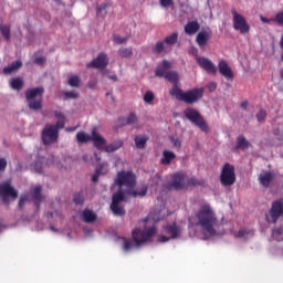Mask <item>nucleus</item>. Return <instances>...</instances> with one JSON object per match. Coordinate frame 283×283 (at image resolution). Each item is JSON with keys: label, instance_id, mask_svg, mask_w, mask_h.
I'll return each instance as SVG.
<instances>
[{"label": "nucleus", "instance_id": "nucleus-56", "mask_svg": "<svg viewBox=\"0 0 283 283\" xmlns=\"http://www.w3.org/2000/svg\"><path fill=\"white\" fill-rule=\"evenodd\" d=\"M46 165H55L54 156H51V157L48 159Z\"/></svg>", "mask_w": 283, "mask_h": 283}, {"label": "nucleus", "instance_id": "nucleus-22", "mask_svg": "<svg viewBox=\"0 0 283 283\" xmlns=\"http://www.w3.org/2000/svg\"><path fill=\"white\" fill-rule=\"evenodd\" d=\"M273 180V174L271 171H262L259 175V182L262 187H269Z\"/></svg>", "mask_w": 283, "mask_h": 283}, {"label": "nucleus", "instance_id": "nucleus-7", "mask_svg": "<svg viewBox=\"0 0 283 283\" xmlns=\"http://www.w3.org/2000/svg\"><path fill=\"white\" fill-rule=\"evenodd\" d=\"M0 196L4 205H10V200H17L19 198V191L12 187L11 179L0 184Z\"/></svg>", "mask_w": 283, "mask_h": 283}, {"label": "nucleus", "instance_id": "nucleus-12", "mask_svg": "<svg viewBox=\"0 0 283 283\" xmlns=\"http://www.w3.org/2000/svg\"><path fill=\"white\" fill-rule=\"evenodd\" d=\"M283 217V201H274L272 203V208L270 209V212L265 214L266 222H272V224H275L277 222L279 218Z\"/></svg>", "mask_w": 283, "mask_h": 283}, {"label": "nucleus", "instance_id": "nucleus-49", "mask_svg": "<svg viewBox=\"0 0 283 283\" xmlns=\"http://www.w3.org/2000/svg\"><path fill=\"white\" fill-rule=\"evenodd\" d=\"M7 167H8V160L6 158H0V174H3Z\"/></svg>", "mask_w": 283, "mask_h": 283}, {"label": "nucleus", "instance_id": "nucleus-50", "mask_svg": "<svg viewBox=\"0 0 283 283\" xmlns=\"http://www.w3.org/2000/svg\"><path fill=\"white\" fill-rule=\"evenodd\" d=\"M161 8H169L170 6H174V0H160Z\"/></svg>", "mask_w": 283, "mask_h": 283}, {"label": "nucleus", "instance_id": "nucleus-37", "mask_svg": "<svg viewBox=\"0 0 283 283\" xmlns=\"http://www.w3.org/2000/svg\"><path fill=\"white\" fill-rule=\"evenodd\" d=\"M118 54L122 59H129L134 54L130 48H122L118 50Z\"/></svg>", "mask_w": 283, "mask_h": 283}, {"label": "nucleus", "instance_id": "nucleus-39", "mask_svg": "<svg viewBox=\"0 0 283 283\" xmlns=\"http://www.w3.org/2000/svg\"><path fill=\"white\" fill-rule=\"evenodd\" d=\"M124 120V125H136L138 123V117H136L135 114H130Z\"/></svg>", "mask_w": 283, "mask_h": 283}, {"label": "nucleus", "instance_id": "nucleus-26", "mask_svg": "<svg viewBox=\"0 0 283 283\" xmlns=\"http://www.w3.org/2000/svg\"><path fill=\"white\" fill-rule=\"evenodd\" d=\"M135 145L137 149H145L147 145V140H149V136L147 135H136L135 138Z\"/></svg>", "mask_w": 283, "mask_h": 283}, {"label": "nucleus", "instance_id": "nucleus-9", "mask_svg": "<svg viewBox=\"0 0 283 283\" xmlns=\"http://www.w3.org/2000/svg\"><path fill=\"white\" fill-rule=\"evenodd\" d=\"M59 128L54 124H48L42 130V143L43 145H54L59 142Z\"/></svg>", "mask_w": 283, "mask_h": 283}, {"label": "nucleus", "instance_id": "nucleus-16", "mask_svg": "<svg viewBox=\"0 0 283 283\" xmlns=\"http://www.w3.org/2000/svg\"><path fill=\"white\" fill-rule=\"evenodd\" d=\"M109 63V57L105 53H101L97 55L95 60H93L91 63L86 65V67H96L97 70H103L107 67V64Z\"/></svg>", "mask_w": 283, "mask_h": 283}, {"label": "nucleus", "instance_id": "nucleus-48", "mask_svg": "<svg viewBox=\"0 0 283 283\" xmlns=\"http://www.w3.org/2000/svg\"><path fill=\"white\" fill-rule=\"evenodd\" d=\"M272 21L277 23V25H282L283 27V12L276 13V15L274 17V19Z\"/></svg>", "mask_w": 283, "mask_h": 283}, {"label": "nucleus", "instance_id": "nucleus-61", "mask_svg": "<svg viewBox=\"0 0 283 283\" xmlns=\"http://www.w3.org/2000/svg\"><path fill=\"white\" fill-rule=\"evenodd\" d=\"M50 229L54 232V233H56V229L54 228V227H50Z\"/></svg>", "mask_w": 283, "mask_h": 283}, {"label": "nucleus", "instance_id": "nucleus-18", "mask_svg": "<svg viewBox=\"0 0 283 283\" xmlns=\"http://www.w3.org/2000/svg\"><path fill=\"white\" fill-rule=\"evenodd\" d=\"M172 64L171 62L164 60L161 64H159L155 71V76H158L159 78H165L167 74H169L168 70H171Z\"/></svg>", "mask_w": 283, "mask_h": 283}, {"label": "nucleus", "instance_id": "nucleus-3", "mask_svg": "<svg viewBox=\"0 0 283 283\" xmlns=\"http://www.w3.org/2000/svg\"><path fill=\"white\" fill-rule=\"evenodd\" d=\"M154 235H156V227L151 226L149 219H146L142 222L140 228L133 230V242L125 238L119 239V242L123 244V251L129 253L135 247L138 249L150 242Z\"/></svg>", "mask_w": 283, "mask_h": 283}, {"label": "nucleus", "instance_id": "nucleus-23", "mask_svg": "<svg viewBox=\"0 0 283 283\" xmlns=\"http://www.w3.org/2000/svg\"><path fill=\"white\" fill-rule=\"evenodd\" d=\"M123 145H125V142L122 139H117L114 140L111 144H106V147L104 148V151H106V154H114V151H118V149H120V147H123Z\"/></svg>", "mask_w": 283, "mask_h": 283}, {"label": "nucleus", "instance_id": "nucleus-54", "mask_svg": "<svg viewBox=\"0 0 283 283\" xmlns=\"http://www.w3.org/2000/svg\"><path fill=\"white\" fill-rule=\"evenodd\" d=\"M28 202V197H21L19 200V207H23Z\"/></svg>", "mask_w": 283, "mask_h": 283}, {"label": "nucleus", "instance_id": "nucleus-52", "mask_svg": "<svg viewBox=\"0 0 283 283\" xmlns=\"http://www.w3.org/2000/svg\"><path fill=\"white\" fill-rule=\"evenodd\" d=\"M74 202L75 205H83V197L81 195H75Z\"/></svg>", "mask_w": 283, "mask_h": 283}, {"label": "nucleus", "instance_id": "nucleus-8", "mask_svg": "<svg viewBox=\"0 0 283 283\" xmlns=\"http://www.w3.org/2000/svg\"><path fill=\"white\" fill-rule=\"evenodd\" d=\"M184 114L186 118L190 120L192 125H196V127H198L201 132H209V125H207V122L198 111L195 108H187Z\"/></svg>", "mask_w": 283, "mask_h": 283}, {"label": "nucleus", "instance_id": "nucleus-29", "mask_svg": "<svg viewBox=\"0 0 283 283\" xmlns=\"http://www.w3.org/2000/svg\"><path fill=\"white\" fill-rule=\"evenodd\" d=\"M82 219L84 222L92 223L94 222V220H96V213H94V211L92 210L86 209L82 212Z\"/></svg>", "mask_w": 283, "mask_h": 283}, {"label": "nucleus", "instance_id": "nucleus-62", "mask_svg": "<svg viewBox=\"0 0 283 283\" xmlns=\"http://www.w3.org/2000/svg\"><path fill=\"white\" fill-rule=\"evenodd\" d=\"M211 88H212V90H216V84H211Z\"/></svg>", "mask_w": 283, "mask_h": 283}, {"label": "nucleus", "instance_id": "nucleus-57", "mask_svg": "<svg viewBox=\"0 0 283 283\" xmlns=\"http://www.w3.org/2000/svg\"><path fill=\"white\" fill-rule=\"evenodd\" d=\"M260 19H261L262 23H270L271 22L270 19H268L265 17H262V15L260 17Z\"/></svg>", "mask_w": 283, "mask_h": 283}, {"label": "nucleus", "instance_id": "nucleus-17", "mask_svg": "<svg viewBox=\"0 0 283 283\" xmlns=\"http://www.w3.org/2000/svg\"><path fill=\"white\" fill-rule=\"evenodd\" d=\"M197 63L202 67V70L207 71L208 74H216V72H218L216 64L205 56H197Z\"/></svg>", "mask_w": 283, "mask_h": 283}, {"label": "nucleus", "instance_id": "nucleus-46", "mask_svg": "<svg viewBox=\"0 0 283 283\" xmlns=\"http://www.w3.org/2000/svg\"><path fill=\"white\" fill-rule=\"evenodd\" d=\"M265 119H266V112L265 111H259L256 113L258 123H264Z\"/></svg>", "mask_w": 283, "mask_h": 283}, {"label": "nucleus", "instance_id": "nucleus-35", "mask_svg": "<svg viewBox=\"0 0 283 283\" xmlns=\"http://www.w3.org/2000/svg\"><path fill=\"white\" fill-rule=\"evenodd\" d=\"M67 83L70 87H81V77H78V75H71Z\"/></svg>", "mask_w": 283, "mask_h": 283}, {"label": "nucleus", "instance_id": "nucleus-53", "mask_svg": "<svg viewBox=\"0 0 283 283\" xmlns=\"http://www.w3.org/2000/svg\"><path fill=\"white\" fill-rule=\"evenodd\" d=\"M34 63H36L38 65H43L45 63V57L43 56L35 57Z\"/></svg>", "mask_w": 283, "mask_h": 283}, {"label": "nucleus", "instance_id": "nucleus-6", "mask_svg": "<svg viewBox=\"0 0 283 283\" xmlns=\"http://www.w3.org/2000/svg\"><path fill=\"white\" fill-rule=\"evenodd\" d=\"M232 14V27L235 32H240L241 34H249L251 32V25L247 21V18L244 15L238 13L235 9L231 10Z\"/></svg>", "mask_w": 283, "mask_h": 283}, {"label": "nucleus", "instance_id": "nucleus-30", "mask_svg": "<svg viewBox=\"0 0 283 283\" xmlns=\"http://www.w3.org/2000/svg\"><path fill=\"white\" fill-rule=\"evenodd\" d=\"M9 85L11 90H15L17 92H19V90L23 88V80L20 77H14L10 80Z\"/></svg>", "mask_w": 283, "mask_h": 283}, {"label": "nucleus", "instance_id": "nucleus-2", "mask_svg": "<svg viewBox=\"0 0 283 283\" xmlns=\"http://www.w3.org/2000/svg\"><path fill=\"white\" fill-rule=\"evenodd\" d=\"M197 227H200V232L196 233L199 240H211L218 235V218L211 206H202L197 213Z\"/></svg>", "mask_w": 283, "mask_h": 283}, {"label": "nucleus", "instance_id": "nucleus-28", "mask_svg": "<svg viewBox=\"0 0 283 283\" xmlns=\"http://www.w3.org/2000/svg\"><path fill=\"white\" fill-rule=\"evenodd\" d=\"M54 116L57 118V122L53 125L60 129H63V127H65V115L62 112L55 111Z\"/></svg>", "mask_w": 283, "mask_h": 283}, {"label": "nucleus", "instance_id": "nucleus-24", "mask_svg": "<svg viewBox=\"0 0 283 283\" xmlns=\"http://www.w3.org/2000/svg\"><path fill=\"white\" fill-rule=\"evenodd\" d=\"M170 48H168L167 43L164 41H159L155 44V48L153 49L154 54H167L169 52Z\"/></svg>", "mask_w": 283, "mask_h": 283}, {"label": "nucleus", "instance_id": "nucleus-31", "mask_svg": "<svg viewBox=\"0 0 283 283\" xmlns=\"http://www.w3.org/2000/svg\"><path fill=\"white\" fill-rule=\"evenodd\" d=\"M21 65H22L21 61H15V62L11 63L10 65L6 66L3 69V73L12 74V72H17V70H19V67H21Z\"/></svg>", "mask_w": 283, "mask_h": 283}, {"label": "nucleus", "instance_id": "nucleus-36", "mask_svg": "<svg viewBox=\"0 0 283 283\" xmlns=\"http://www.w3.org/2000/svg\"><path fill=\"white\" fill-rule=\"evenodd\" d=\"M249 140H247V138H244L243 136L238 137L237 140V147L238 149H249Z\"/></svg>", "mask_w": 283, "mask_h": 283}, {"label": "nucleus", "instance_id": "nucleus-33", "mask_svg": "<svg viewBox=\"0 0 283 283\" xmlns=\"http://www.w3.org/2000/svg\"><path fill=\"white\" fill-rule=\"evenodd\" d=\"M164 78H166V81H169L170 83H177L180 80V76L176 71H168Z\"/></svg>", "mask_w": 283, "mask_h": 283}, {"label": "nucleus", "instance_id": "nucleus-4", "mask_svg": "<svg viewBox=\"0 0 283 283\" xmlns=\"http://www.w3.org/2000/svg\"><path fill=\"white\" fill-rule=\"evenodd\" d=\"M202 94H205V91L202 88H193V90L184 92L177 86H174L170 90L171 96H175L177 101H182V103H186L187 105H193V103H198V101L201 99Z\"/></svg>", "mask_w": 283, "mask_h": 283}, {"label": "nucleus", "instance_id": "nucleus-27", "mask_svg": "<svg viewBox=\"0 0 283 283\" xmlns=\"http://www.w3.org/2000/svg\"><path fill=\"white\" fill-rule=\"evenodd\" d=\"M174 158H176V154L171 150H164L163 158H161V165H169Z\"/></svg>", "mask_w": 283, "mask_h": 283}, {"label": "nucleus", "instance_id": "nucleus-1", "mask_svg": "<svg viewBox=\"0 0 283 283\" xmlns=\"http://www.w3.org/2000/svg\"><path fill=\"white\" fill-rule=\"evenodd\" d=\"M115 185H117L119 191L113 195L111 210L114 216H125V209L120 207V202L126 198H137V196L143 197L147 195V187L145 186L139 192L134 190V187H136V175L132 171L122 170L117 172Z\"/></svg>", "mask_w": 283, "mask_h": 283}, {"label": "nucleus", "instance_id": "nucleus-55", "mask_svg": "<svg viewBox=\"0 0 283 283\" xmlns=\"http://www.w3.org/2000/svg\"><path fill=\"white\" fill-rule=\"evenodd\" d=\"M104 76L107 75V73H103ZM107 78H109L111 81H118V77L116 76V74H112V75H107Z\"/></svg>", "mask_w": 283, "mask_h": 283}, {"label": "nucleus", "instance_id": "nucleus-5", "mask_svg": "<svg viewBox=\"0 0 283 283\" xmlns=\"http://www.w3.org/2000/svg\"><path fill=\"white\" fill-rule=\"evenodd\" d=\"M43 87L29 88L25 92L27 103L30 109L39 112L43 107Z\"/></svg>", "mask_w": 283, "mask_h": 283}, {"label": "nucleus", "instance_id": "nucleus-25", "mask_svg": "<svg viewBox=\"0 0 283 283\" xmlns=\"http://www.w3.org/2000/svg\"><path fill=\"white\" fill-rule=\"evenodd\" d=\"M76 142L80 144V145H85L87 143H91L92 140V133L91 135L81 130L76 134Z\"/></svg>", "mask_w": 283, "mask_h": 283}, {"label": "nucleus", "instance_id": "nucleus-15", "mask_svg": "<svg viewBox=\"0 0 283 283\" xmlns=\"http://www.w3.org/2000/svg\"><path fill=\"white\" fill-rule=\"evenodd\" d=\"M91 140H92L94 147H96V149H98L99 151L105 150V147L107 146V139H105V137L99 135V133H98V130H96V128L92 129V139Z\"/></svg>", "mask_w": 283, "mask_h": 283}, {"label": "nucleus", "instance_id": "nucleus-47", "mask_svg": "<svg viewBox=\"0 0 283 283\" xmlns=\"http://www.w3.org/2000/svg\"><path fill=\"white\" fill-rule=\"evenodd\" d=\"M127 39L128 38H120V35L115 34V36H113V42L118 43L120 45L123 43H127Z\"/></svg>", "mask_w": 283, "mask_h": 283}, {"label": "nucleus", "instance_id": "nucleus-38", "mask_svg": "<svg viewBox=\"0 0 283 283\" xmlns=\"http://www.w3.org/2000/svg\"><path fill=\"white\" fill-rule=\"evenodd\" d=\"M41 191H42L41 186H35V188L33 189V200L36 205L41 202V198H42Z\"/></svg>", "mask_w": 283, "mask_h": 283}, {"label": "nucleus", "instance_id": "nucleus-44", "mask_svg": "<svg viewBox=\"0 0 283 283\" xmlns=\"http://www.w3.org/2000/svg\"><path fill=\"white\" fill-rule=\"evenodd\" d=\"M253 235L252 231L249 230H240L238 232V238H244L247 240V238H251Z\"/></svg>", "mask_w": 283, "mask_h": 283}, {"label": "nucleus", "instance_id": "nucleus-13", "mask_svg": "<svg viewBox=\"0 0 283 283\" xmlns=\"http://www.w3.org/2000/svg\"><path fill=\"white\" fill-rule=\"evenodd\" d=\"M188 185H196V182H193V180L191 179L189 180V178H187V175L177 172L172 176V189H185V187H188Z\"/></svg>", "mask_w": 283, "mask_h": 283}, {"label": "nucleus", "instance_id": "nucleus-10", "mask_svg": "<svg viewBox=\"0 0 283 283\" xmlns=\"http://www.w3.org/2000/svg\"><path fill=\"white\" fill-rule=\"evenodd\" d=\"M223 187H231L235 182V168L231 164H226L220 176Z\"/></svg>", "mask_w": 283, "mask_h": 283}, {"label": "nucleus", "instance_id": "nucleus-64", "mask_svg": "<svg viewBox=\"0 0 283 283\" xmlns=\"http://www.w3.org/2000/svg\"><path fill=\"white\" fill-rule=\"evenodd\" d=\"M153 220H156V218H153Z\"/></svg>", "mask_w": 283, "mask_h": 283}, {"label": "nucleus", "instance_id": "nucleus-34", "mask_svg": "<svg viewBox=\"0 0 283 283\" xmlns=\"http://www.w3.org/2000/svg\"><path fill=\"white\" fill-rule=\"evenodd\" d=\"M164 43H166L168 48H171V45H176V43H178V33H172L166 36Z\"/></svg>", "mask_w": 283, "mask_h": 283}, {"label": "nucleus", "instance_id": "nucleus-21", "mask_svg": "<svg viewBox=\"0 0 283 283\" xmlns=\"http://www.w3.org/2000/svg\"><path fill=\"white\" fill-rule=\"evenodd\" d=\"M200 30V23L198 21H189L185 25V32L188 34V36H193V34H197Z\"/></svg>", "mask_w": 283, "mask_h": 283}, {"label": "nucleus", "instance_id": "nucleus-20", "mask_svg": "<svg viewBox=\"0 0 283 283\" xmlns=\"http://www.w3.org/2000/svg\"><path fill=\"white\" fill-rule=\"evenodd\" d=\"M219 72L224 78H233V71L226 61L219 62Z\"/></svg>", "mask_w": 283, "mask_h": 283}, {"label": "nucleus", "instance_id": "nucleus-19", "mask_svg": "<svg viewBox=\"0 0 283 283\" xmlns=\"http://www.w3.org/2000/svg\"><path fill=\"white\" fill-rule=\"evenodd\" d=\"M109 171V164L103 163L96 167L95 175H93L92 180L93 182L98 181V176H105Z\"/></svg>", "mask_w": 283, "mask_h": 283}, {"label": "nucleus", "instance_id": "nucleus-41", "mask_svg": "<svg viewBox=\"0 0 283 283\" xmlns=\"http://www.w3.org/2000/svg\"><path fill=\"white\" fill-rule=\"evenodd\" d=\"M63 95L65 96V98H71V99L78 98L80 96L78 92H76L75 90L64 91Z\"/></svg>", "mask_w": 283, "mask_h": 283}, {"label": "nucleus", "instance_id": "nucleus-60", "mask_svg": "<svg viewBox=\"0 0 283 283\" xmlns=\"http://www.w3.org/2000/svg\"><path fill=\"white\" fill-rule=\"evenodd\" d=\"M94 156H95L96 160H101V157H98V154L95 153Z\"/></svg>", "mask_w": 283, "mask_h": 283}, {"label": "nucleus", "instance_id": "nucleus-40", "mask_svg": "<svg viewBox=\"0 0 283 283\" xmlns=\"http://www.w3.org/2000/svg\"><path fill=\"white\" fill-rule=\"evenodd\" d=\"M0 32H1L2 36H4V39L7 41H10V27H8V25H0Z\"/></svg>", "mask_w": 283, "mask_h": 283}, {"label": "nucleus", "instance_id": "nucleus-51", "mask_svg": "<svg viewBox=\"0 0 283 283\" xmlns=\"http://www.w3.org/2000/svg\"><path fill=\"white\" fill-rule=\"evenodd\" d=\"M189 54H192V56H196V61H198V48L192 46L189 49Z\"/></svg>", "mask_w": 283, "mask_h": 283}, {"label": "nucleus", "instance_id": "nucleus-32", "mask_svg": "<svg viewBox=\"0 0 283 283\" xmlns=\"http://www.w3.org/2000/svg\"><path fill=\"white\" fill-rule=\"evenodd\" d=\"M45 161L44 158H39L33 165V170L36 174H43V169H45V164H43Z\"/></svg>", "mask_w": 283, "mask_h": 283}, {"label": "nucleus", "instance_id": "nucleus-59", "mask_svg": "<svg viewBox=\"0 0 283 283\" xmlns=\"http://www.w3.org/2000/svg\"><path fill=\"white\" fill-rule=\"evenodd\" d=\"M241 107H249V102H243L242 104H241Z\"/></svg>", "mask_w": 283, "mask_h": 283}, {"label": "nucleus", "instance_id": "nucleus-43", "mask_svg": "<svg viewBox=\"0 0 283 283\" xmlns=\"http://www.w3.org/2000/svg\"><path fill=\"white\" fill-rule=\"evenodd\" d=\"M144 102L148 105L151 104L154 102V92L147 91L144 95Z\"/></svg>", "mask_w": 283, "mask_h": 283}, {"label": "nucleus", "instance_id": "nucleus-42", "mask_svg": "<svg viewBox=\"0 0 283 283\" xmlns=\"http://www.w3.org/2000/svg\"><path fill=\"white\" fill-rule=\"evenodd\" d=\"M170 143L175 149H180L182 142L178 137H170Z\"/></svg>", "mask_w": 283, "mask_h": 283}, {"label": "nucleus", "instance_id": "nucleus-45", "mask_svg": "<svg viewBox=\"0 0 283 283\" xmlns=\"http://www.w3.org/2000/svg\"><path fill=\"white\" fill-rule=\"evenodd\" d=\"M107 14V4H102L97 8V17H105Z\"/></svg>", "mask_w": 283, "mask_h": 283}, {"label": "nucleus", "instance_id": "nucleus-63", "mask_svg": "<svg viewBox=\"0 0 283 283\" xmlns=\"http://www.w3.org/2000/svg\"><path fill=\"white\" fill-rule=\"evenodd\" d=\"M51 218H54V213H50Z\"/></svg>", "mask_w": 283, "mask_h": 283}, {"label": "nucleus", "instance_id": "nucleus-14", "mask_svg": "<svg viewBox=\"0 0 283 283\" xmlns=\"http://www.w3.org/2000/svg\"><path fill=\"white\" fill-rule=\"evenodd\" d=\"M209 41H211V29H203L198 32L196 43L201 50H205Z\"/></svg>", "mask_w": 283, "mask_h": 283}, {"label": "nucleus", "instance_id": "nucleus-11", "mask_svg": "<svg viewBox=\"0 0 283 283\" xmlns=\"http://www.w3.org/2000/svg\"><path fill=\"white\" fill-rule=\"evenodd\" d=\"M182 233V228L174 223L164 229V233L158 237L159 242H169V240H176Z\"/></svg>", "mask_w": 283, "mask_h": 283}, {"label": "nucleus", "instance_id": "nucleus-58", "mask_svg": "<svg viewBox=\"0 0 283 283\" xmlns=\"http://www.w3.org/2000/svg\"><path fill=\"white\" fill-rule=\"evenodd\" d=\"M77 127H69L65 128V132H76Z\"/></svg>", "mask_w": 283, "mask_h": 283}]
</instances>
